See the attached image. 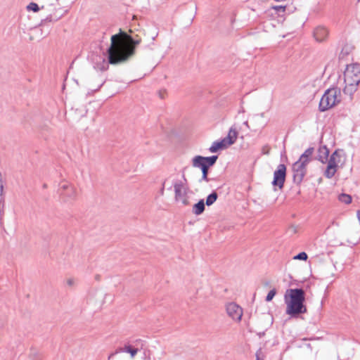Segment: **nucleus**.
I'll return each instance as SVG.
<instances>
[{"label":"nucleus","instance_id":"f257e3e1","mask_svg":"<svg viewBox=\"0 0 360 360\" xmlns=\"http://www.w3.org/2000/svg\"><path fill=\"white\" fill-rule=\"evenodd\" d=\"M127 41L120 34L111 37V44L108 49V63L117 65L125 62L134 53L135 46L140 43V40H134L129 38Z\"/></svg>","mask_w":360,"mask_h":360},{"label":"nucleus","instance_id":"f03ea898","mask_svg":"<svg viewBox=\"0 0 360 360\" xmlns=\"http://www.w3.org/2000/svg\"><path fill=\"white\" fill-rule=\"evenodd\" d=\"M284 299L287 314L295 316L307 312V307L304 304L305 293L302 288L287 290Z\"/></svg>","mask_w":360,"mask_h":360},{"label":"nucleus","instance_id":"7ed1b4c3","mask_svg":"<svg viewBox=\"0 0 360 360\" xmlns=\"http://www.w3.org/2000/svg\"><path fill=\"white\" fill-rule=\"evenodd\" d=\"M344 82L345 85L343 92L352 98L360 83V65L359 64L347 65L344 72Z\"/></svg>","mask_w":360,"mask_h":360},{"label":"nucleus","instance_id":"20e7f679","mask_svg":"<svg viewBox=\"0 0 360 360\" xmlns=\"http://www.w3.org/2000/svg\"><path fill=\"white\" fill-rule=\"evenodd\" d=\"M314 151V148L312 147L307 148L292 165L293 181L295 184H300L303 181L307 174V165L311 161Z\"/></svg>","mask_w":360,"mask_h":360},{"label":"nucleus","instance_id":"39448f33","mask_svg":"<svg viewBox=\"0 0 360 360\" xmlns=\"http://www.w3.org/2000/svg\"><path fill=\"white\" fill-rule=\"evenodd\" d=\"M340 101V89L337 87L328 89L325 91L321 98L319 105V110L321 112L328 110L338 104Z\"/></svg>","mask_w":360,"mask_h":360},{"label":"nucleus","instance_id":"423d86ee","mask_svg":"<svg viewBox=\"0 0 360 360\" xmlns=\"http://www.w3.org/2000/svg\"><path fill=\"white\" fill-rule=\"evenodd\" d=\"M174 190V200L177 202H181L183 205H189L188 192L189 188L187 184V180L184 176L182 180H176L173 184Z\"/></svg>","mask_w":360,"mask_h":360},{"label":"nucleus","instance_id":"0eeeda50","mask_svg":"<svg viewBox=\"0 0 360 360\" xmlns=\"http://www.w3.org/2000/svg\"><path fill=\"white\" fill-rule=\"evenodd\" d=\"M286 176V167L283 164L278 165L276 169L274 172V179L272 185L274 187H278L279 189H282L284 186Z\"/></svg>","mask_w":360,"mask_h":360},{"label":"nucleus","instance_id":"6e6552de","mask_svg":"<svg viewBox=\"0 0 360 360\" xmlns=\"http://www.w3.org/2000/svg\"><path fill=\"white\" fill-rule=\"evenodd\" d=\"M59 191L60 196L65 201H70L76 199L77 191L72 185L68 182L61 183Z\"/></svg>","mask_w":360,"mask_h":360},{"label":"nucleus","instance_id":"1a4fd4ad","mask_svg":"<svg viewBox=\"0 0 360 360\" xmlns=\"http://www.w3.org/2000/svg\"><path fill=\"white\" fill-rule=\"evenodd\" d=\"M226 312L229 317L237 322L240 321L243 316V309L235 302H230L226 305Z\"/></svg>","mask_w":360,"mask_h":360},{"label":"nucleus","instance_id":"9d476101","mask_svg":"<svg viewBox=\"0 0 360 360\" xmlns=\"http://www.w3.org/2000/svg\"><path fill=\"white\" fill-rule=\"evenodd\" d=\"M143 347V341L141 339H136L133 341V345L125 344L124 346V352L129 353L131 359H134L138 352Z\"/></svg>","mask_w":360,"mask_h":360},{"label":"nucleus","instance_id":"9b49d317","mask_svg":"<svg viewBox=\"0 0 360 360\" xmlns=\"http://www.w3.org/2000/svg\"><path fill=\"white\" fill-rule=\"evenodd\" d=\"M217 159V155H212L210 157L196 155L192 159V162L205 165L207 167L209 168L210 167L213 166L216 163Z\"/></svg>","mask_w":360,"mask_h":360},{"label":"nucleus","instance_id":"f8f14e48","mask_svg":"<svg viewBox=\"0 0 360 360\" xmlns=\"http://www.w3.org/2000/svg\"><path fill=\"white\" fill-rule=\"evenodd\" d=\"M328 30L324 27H318L314 31V37L317 41H324L328 36Z\"/></svg>","mask_w":360,"mask_h":360},{"label":"nucleus","instance_id":"ddd939ff","mask_svg":"<svg viewBox=\"0 0 360 360\" xmlns=\"http://www.w3.org/2000/svg\"><path fill=\"white\" fill-rule=\"evenodd\" d=\"M237 137H238V131L235 129L231 127L229 129L228 135L222 139L225 141V143L229 147L236 142Z\"/></svg>","mask_w":360,"mask_h":360},{"label":"nucleus","instance_id":"4468645a","mask_svg":"<svg viewBox=\"0 0 360 360\" xmlns=\"http://www.w3.org/2000/svg\"><path fill=\"white\" fill-rule=\"evenodd\" d=\"M227 148L228 146L225 143V141L221 139L220 141L213 142L212 146L209 148V151L210 153H217L220 150H224Z\"/></svg>","mask_w":360,"mask_h":360},{"label":"nucleus","instance_id":"2eb2a0df","mask_svg":"<svg viewBox=\"0 0 360 360\" xmlns=\"http://www.w3.org/2000/svg\"><path fill=\"white\" fill-rule=\"evenodd\" d=\"M192 166L195 168H200L202 170L201 181H205L206 182L209 181V179L207 178L209 168L207 167L205 165L192 162Z\"/></svg>","mask_w":360,"mask_h":360},{"label":"nucleus","instance_id":"dca6fc26","mask_svg":"<svg viewBox=\"0 0 360 360\" xmlns=\"http://www.w3.org/2000/svg\"><path fill=\"white\" fill-rule=\"evenodd\" d=\"M329 150L326 146H322L319 148L317 159L322 163H325L328 160Z\"/></svg>","mask_w":360,"mask_h":360},{"label":"nucleus","instance_id":"f3484780","mask_svg":"<svg viewBox=\"0 0 360 360\" xmlns=\"http://www.w3.org/2000/svg\"><path fill=\"white\" fill-rule=\"evenodd\" d=\"M204 200H200L193 206L192 212L195 215H200L205 211Z\"/></svg>","mask_w":360,"mask_h":360},{"label":"nucleus","instance_id":"a211bd4d","mask_svg":"<svg viewBox=\"0 0 360 360\" xmlns=\"http://www.w3.org/2000/svg\"><path fill=\"white\" fill-rule=\"evenodd\" d=\"M340 155L338 150H335L334 153H332L330 155L328 161V165H330L332 167H335L337 168L338 163L340 161Z\"/></svg>","mask_w":360,"mask_h":360},{"label":"nucleus","instance_id":"6ab92c4d","mask_svg":"<svg viewBox=\"0 0 360 360\" xmlns=\"http://www.w3.org/2000/svg\"><path fill=\"white\" fill-rule=\"evenodd\" d=\"M337 172V168L330 165H327L324 175L328 179H331Z\"/></svg>","mask_w":360,"mask_h":360},{"label":"nucleus","instance_id":"aec40b11","mask_svg":"<svg viewBox=\"0 0 360 360\" xmlns=\"http://www.w3.org/2000/svg\"><path fill=\"white\" fill-rule=\"evenodd\" d=\"M218 198V195L215 191H213L211 194H210L206 199V205L207 206H210L217 200Z\"/></svg>","mask_w":360,"mask_h":360},{"label":"nucleus","instance_id":"412c9836","mask_svg":"<svg viewBox=\"0 0 360 360\" xmlns=\"http://www.w3.org/2000/svg\"><path fill=\"white\" fill-rule=\"evenodd\" d=\"M339 200L342 202H344L347 205L350 204L352 202V197L351 195L346 194V193H342L339 195L338 198Z\"/></svg>","mask_w":360,"mask_h":360},{"label":"nucleus","instance_id":"4be33fe9","mask_svg":"<svg viewBox=\"0 0 360 360\" xmlns=\"http://www.w3.org/2000/svg\"><path fill=\"white\" fill-rule=\"evenodd\" d=\"M27 10L29 11H32L33 12L36 13L40 10V8L37 4L31 2L27 6Z\"/></svg>","mask_w":360,"mask_h":360},{"label":"nucleus","instance_id":"5701e85b","mask_svg":"<svg viewBox=\"0 0 360 360\" xmlns=\"http://www.w3.org/2000/svg\"><path fill=\"white\" fill-rule=\"evenodd\" d=\"M308 258V256L306 252H302L294 257V259L298 260H304L306 261Z\"/></svg>","mask_w":360,"mask_h":360},{"label":"nucleus","instance_id":"b1692460","mask_svg":"<svg viewBox=\"0 0 360 360\" xmlns=\"http://www.w3.org/2000/svg\"><path fill=\"white\" fill-rule=\"evenodd\" d=\"M276 294V289H272L271 290L269 293L267 294L266 297V302H270L272 300V299L274 298V297L275 296V295Z\"/></svg>","mask_w":360,"mask_h":360},{"label":"nucleus","instance_id":"393cba45","mask_svg":"<svg viewBox=\"0 0 360 360\" xmlns=\"http://www.w3.org/2000/svg\"><path fill=\"white\" fill-rule=\"evenodd\" d=\"M272 9L275 10L278 13H285L286 6H274L271 7Z\"/></svg>","mask_w":360,"mask_h":360},{"label":"nucleus","instance_id":"a878e982","mask_svg":"<svg viewBox=\"0 0 360 360\" xmlns=\"http://www.w3.org/2000/svg\"><path fill=\"white\" fill-rule=\"evenodd\" d=\"M122 352H124V347H118L114 352L111 353L109 356V359H110L112 356H114L115 355H116L119 353H122Z\"/></svg>","mask_w":360,"mask_h":360},{"label":"nucleus","instance_id":"bb28decb","mask_svg":"<svg viewBox=\"0 0 360 360\" xmlns=\"http://www.w3.org/2000/svg\"><path fill=\"white\" fill-rule=\"evenodd\" d=\"M75 283H76V281L73 278H68L66 280V284L70 287L74 286L75 285Z\"/></svg>","mask_w":360,"mask_h":360},{"label":"nucleus","instance_id":"cd10ccee","mask_svg":"<svg viewBox=\"0 0 360 360\" xmlns=\"http://www.w3.org/2000/svg\"><path fill=\"white\" fill-rule=\"evenodd\" d=\"M108 67V63L105 62V60H103V65L101 68H99L101 70H107Z\"/></svg>","mask_w":360,"mask_h":360},{"label":"nucleus","instance_id":"c85d7f7f","mask_svg":"<svg viewBox=\"0 0 360 360\" xmlns=\"http://www.w3.org/2000/svg\"><path fill=\"white\" fill-rule=\"evenodd\" d=\"M262 354V351L261 349H259V351L257 352L256 353V357H257V360H263L260 358V356Z\"/></svg>","mask_w":360,"mask_h":360},{"label":"nucleus","instance_id":"c756f323","mask_svg":"<svg viewBox=\"0 0 360 360\" xmlns=\"http://www.w3.org/2000/svg\"><path fill=\"white\" fill-rule=\"evenodd\" d=\"M46 21H49V22H51L53 20V16L52 15H48L46 19H45Z\"/></svg>","mask_w":360,"mask_h":360},{"label":"nucleus","instance_id":"7c9ffc66","mask_svg":"<svg viewBox=\"0 0 360 360\" xmlns=\"http://www.w3.org/2000/svg\"><path fill=\"white\" fill-rule=\"evenodd\" d=\"M3 192H4V186H3V184L1 183L0 184V196H1L3 195Z\"/></svg>","mask_w":360,"mask_h":360},{"label":"nucleus","instance_id":"2f4dec72","mask_svg":"<svg viewBox=\"0 0 360 360\" xmlns=\"http://www.w3.org/2000/svg\"><path fill=\"white\" fill-rule=\"evenodd\" d=\"M164 187H165V183H163V184H162V188H161V190H160V193H161V195H163V194H164V189H165V188H164Z\"/></svg>","mask_w":360,"mask_h":360},{"label":"nucleus","instance_id":"473e14b6","mask_svg":"<svg viewBox=\"0 0 360 360\" xmlns=\"http://www.w3.org/2000/svg\"><path fill=\"white\" fill-rule=\"evenodd\" d=\"M4 207V202L1 200H0V211L2 210Z\"/></svg>","mask_w":360,"mask_h":360},{"label":"nucleus","instance_id":"72a5a7b5","mask_svg":"<svg viewBox=\"0 0 360 360\" xmlns=\"http://www.w3.org/2000/svg\"><path fill=\"white\" fill-rule=\"evenodd\" d=\"M260 115H261V117H264V112H262V113H261V114H260Z\"/></svg>","mask_w":360,"mask_h":360},{"label":"nucleus","instance_id":"f704fd0d","mask_svg":"<svg viewBox=\"0 0 360 360\" xmlns=\"http://www.w3.org/2000/svg\"><path fill=\"white\" fill-rule=\"evenodd\" d=\"M160 97H161L162 98H164L163 94H160Z\"/></svg>","mask_w":360,"mask_h":360}]
</instances>
